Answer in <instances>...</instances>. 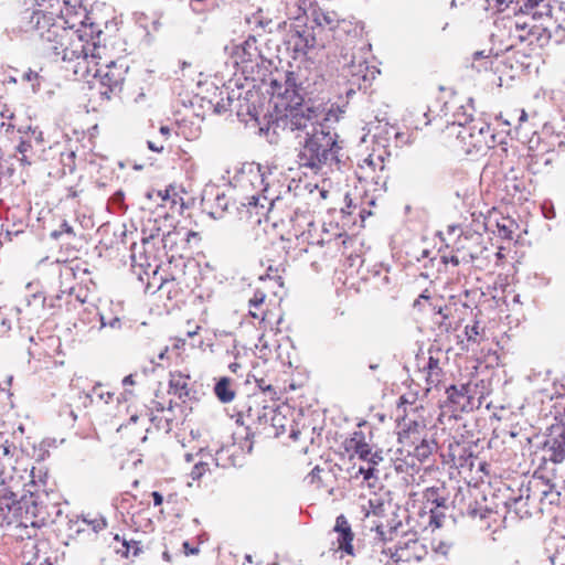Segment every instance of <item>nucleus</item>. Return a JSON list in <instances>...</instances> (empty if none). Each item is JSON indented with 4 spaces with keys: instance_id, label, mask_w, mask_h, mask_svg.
I'll list each match as a JSON object with an SVG mask.
<instances>
[{
    "instance_id": "1",
    "label": "nucleus",
    "mask_w": 565,
    "mask_h": 565,
    "mask_svg": "<svg viewBox=\"0 0 565 565\" xmlns=\"http://www.w3.org/2000/svg\"><path fill=\"white\" fill-rule=\"evenodd\" d=\"M320 105H303L300 102L291 106L290 115L287 117V126L291 131L303 132V142L298 154V162L301 167L318 171L323 166L339 162L337 135L326 130L320 124L323 110Z\"/></svg>"
},
{
    "instance_id": "2",
    "label": "nucleus",
    "mask_w": 565,
    "mask_h": 565,
    "mask_svg": "<svg viewBox=\"0 0 565 565\" xmlns=\"http://www.w3.org/2000/svg\"><path fill=\"white\" fill-rule=\"evenodd\" d=\"M452 128L458 129L457 139L467 153L482 152L493 147L494 135L490 125L484 121L465 116V121H459L457 126L454 124Z\"/></svg>"
},
{
    "instance_id": "3",
    "label": "nucleus",
    "mask_w": 565,
    "mask_h": 565,
    "mask_svg": "<svg viewBox=\"0 0 565 565\" xmlns=\"http://www.w3.org/2000/svg\"><path fill=\"white\" fill-rule=\"evenodd\" d=\"M15 511L20 513L24 524L29 522L33 527H41L52 521L49 505L39 501V495L30 492L17 502Z\"/></svg>"
},
{
    "instance_id": "4",
    "label": "nucleus",
    "mask_w": 565,
    "mask_h": 565,
    "mask_svg": "<svg viewBox=\"0 0 565 565\" xmlns=\"http://www.w3.org/2000/svg\"><path fill=\"white\" fill-rule=\"evenodd\" d=\"M548 433L543 444L545 459L555 463L565 460V408L555 416V423L548 427Z\"/></svg>"
},
{
    "instance_id": "5",
    "label": "nucleus",
    "mask_w": 565,
    "mask_h": 565,
    "mask_svg": "<svg viewBox=\"0 0 565 565\" xmlns=\"http://www.w3.org/2000/svg\"><path fill=\"white\" fill-rule=\"evenodd\" d=\"M127 70L122 63L113 61L96 71L95 77H99L100 86L104 88L99 92L103 98L110 99L113 94L121 92Z\"/></svg>"
},
{
    "instance_id": "6",
    "label": "nucleus",
    "mask_w": 565,
    "mask_h": 565,
    "mask_svg": "<svg viewBox=\"0 0 565 565\" xmlns=\"http://www.w3.org/2000/svg\"><path fill=\"white\" fill-rule=\"evenodd\" d=\"M201 204L214 220L222 218L231 206H236V202H231L226 194L215 185H207L203 190Z\"/></svg>"
},
{
    "instance_id": "7",
    "label": "nucleus",
    "mask_w": 565,
    "mask_h": 565,
    "mask_svg": "<svg viewBox=\"0 0 565 565\" xmlns=\"http://www.w3.org/2000/svg\"><path fill=\"white\" fill-rule=\"evenodd\" d=\"M245 200V202H241L238 206H235L239 218H252L255 214L257 217L256 222H260V217L266 215L273 206V200L265 195H252Z\"/></svg>"
},
{
    "instance_id": "8",
    "label": "nucleus",
    "mask_w": 565,
    "mask_h": 565,
    "mask_svg": "<svg viewBox=\"0 0 565 565\" xmlns=\"http://www.w3.org/2000/svg\"><path fill=\"white\" fill-rule=\"evenodd\" d=\"M70 31L57 24L53 28H47L45 32H40V38L43 41L44 50L56 56V52L66 46L70 41Z\"/></svg>"
},
{
    "instance_id": "9",
    "label": "nucleus",
    "mask_w": 565,
    "mask_h": 565,
    "mask_svg": "<svg viewBox=\"0 0 565 565\" xmlns=\"http://www.w3.org/2000/svg\"><path fill=\"white\" fill-rule=\"evenodd\" d=\"M533 494L531 492H522V487L519 489L518 495H510L504 505L509 513L513 512L520 519L532 515L531 508L534 505Z\"/></svg>"
},
{
    "instance_id": "10",
    "label": "nucleus",
    "mask_w": 565,
    "mask_h": 565,
    "mask_svg": "<svg viewBox=\"0 0 565 565\" xmlns=\"http://www.w3.org/2000/svg\"><path fill=\"white\" fill-rule=\"evenodd\" d=\"M333 532L338 534V548L345 554L353 556L354 548L352 541L354 539V533L352 532L348 519L343 514L337 516Z\"/></svg>"
},
{
    "instance_id": "11",
    "label": "nucleus",
    "mask_w": 565,
    "mask_h": 565,
    "mask_svg": "<svg viewBox=\"0 0 565 565\" xmlns=\"http://www.w3.org/2000/svg\"><path fill=\"white\" fill-rule=\"evenodd\" d=\"M300 87H298L297 75L294 72H287L285 74V92H274V94L281 95L286 100V108L288 110L287 115H290L291 106H296L297 102H300L303 105H313L310 100L306 102L300 92Z\"/></svg>"
},
{
    "instance_id": "12",
    "label": "nucleus",
    "mask_w": 565,
    "mask_h": 565,
    "mask_svg": "<svg viewBox=\"0 0 565 565\" xmlns=\"http://www.w3.org/2000/svg\"><path fill=\"white\" fill-rule=\"evenodd\" d=\"M168 393L178 396L183 402L186 398L191 399L195 391L190 385V375L182 372H171Z\"/></svg>"
},
{
    "instance_id": "13",
    "label": "nucleus",
    "mask_w": 565,
    "mask_h": 565,
    "mask_svg": "<svg viewBox=\"0 0 565 565\" xmlns=\"http://www.w3.org/2000/svg\"><path fill=\"white\" fill-rule=\"evenodd\" d=\"M556 483L552 482L544 477H535L529 481L527 486H522V492H531L534 501L539 502V510L543 511L545 497L554 489Z\"/></svg>"
},
{
    "instance_id": "14",
    "label": "nucleus",
    "mask_w": 565,
    "mask_h": 565,
    "mask_svg": "<svg viewBox=\"0 0 565 565\" xmlns=\"http://www.w3.org/2000/svg\"><path fill=\"white\" fill-rule=\"evenodd\" d=\"M287 43L295 53L306 54L308 50L315 46L316 38L313 32L307 28L302 30L295 29L290 31Z\"/></svg>"
},
{
    "instance_id": "15",
    "label": "nucleus",
    "mask_w": 565,
    "mask_h": 565,
    "mask_svg": "<svg viewBox=\"0 0 565 565\" xmlns=\"http://www.w3.org/2000/svg\"><path fill=\"white\" fill-rule=\"evenodd\" d=\"M24 19H28V24L25 28L28 30H35L39 34L40 32H45L47 28L56 26L54 23L53 13H46L43 10L34 9L26 10L24 12Z\"/></svg>"
},
{
    "instance_id": "16",
    "label": "nucleus",
    "mask_w": 565,
    "mask_h": 565,
    "mask_svg": "<svg viewBox=\"0 0 565 565\" xmlns=\"http://www.w3.org/2000/svg\"><path fill=\"white\" fill-rule=\"evenodd\" d=\"M448 402L455 407V409H460L462 412L471 408L470 406V395L469 388L466 385H461L460 387L456 385H450L446 390Z\"/></svg>"
},
{
    "instance_id": "17",
    "label": "nucleus",
    "mask_w": 565,
    "mask_h": 565,
    "mask_svg": "<svg viewBox=\"0 0 565 565\" xmlns=\"http://www.w3.org/2000/svg\"><path fill=\"white\" fill-rule=\"evenodd\" d=\"M423 499L425 501L426 509L429 507L447 508L448 498L444 486L427 488L423 492Z\"/></svg>"
},
{
    "instance_id": "18",
    "label": "nucleus",
    "mask_w": 565,
    "mask_h": 565,
    "mask_svg": "<svg viewBox=\"0 0 565 565\" xmlns=\"http://www.w3.org/2000/svg\"><path fill=\"white\" fill-rule=\"evenodd\" d=\"M274 409L268 406L259 407V405H256V407L249 406L247 409V418L252 422H258L259 424H266L268 420H275V414Z\"/></svg>"
},
{
    "instance_id": "19",
    "label": "nucleus",
    "mask_w": 565,
    "mask_h": 565,
    "mask_svg": "<svg viewBox=\"0 0 565 565\" xmlns=\"http://www.w3.org/2000/svg\"><path fill=\"white\" fill-rule=\"evenodd\" d=\"M214 393L222 403H230L233 401L235 393L231 388V381L228 377H221L214 386Z\"/></svg>"
},
{
    "instance_id": "20",
    "label": "nucleus",
    "mask_w": 565,
    "mask_h": 565,
    "mask_svg": "<svg viewBox=\"0 0 565 565\" xmlns=\"http://www.w3.org/2000/svg\"><path fill=\"white\" fill-rule=\"evenodd\" d=\"M100 329L110 328L113 330H121L127 324L122 318L114 316L110 311H99Z\"/></svg>"
},
{
    "instance_id": "21",
    "label": "nucleus",
    "mask_w": 565,
    "mask_h": 565,
    "mask_svg": "<svg viewBox=\"0 0 565 565\" xmlns=\"http://www.w3.org/2000/svg\"><path fill=\"white\" fill-rule=\"evenodd\" d=\"M437 448V443L434 439H422L415 447L414 456L420 461L426 460Z\"/></svg>"
},
{
    "instance_id": "22",
    "label": "nucleus",
    "mask_w": 565,
    "mask_h": 565,
    "mask_svg": "<svg viewBox=\"0 0 565 565\" xmlns=\"http://www.w3.org/2000/svg\"><path fill=\"white\" fill-rule=\"evenodd\" d=\"M114 541L120 544V547L115 546V551L124 557H128L130 553H132L134 556H137L140 552L139 543L136 541L128 542L126 540H120L118 534L114 536Z\"/></svg>"
},
{
    "instance_id": "23",
    "label": "nucleus",
    "mask_w": 565,
    "mask_h": 565,
    "mask_svg": "<svg viewBox=\"0 0 565 565\" xmlns=\"http://www.w3.org/2000/svg\"><path fill=\"white\" fill-rule=\"evenodd\" d=\"M56 56H61L63 61H73L75 58L83 57L87 58L88 53L87 49L84 45H81V49H70L67 45L63 46L61 51L56 52Z\"/></svg>"
},
{
    "instance_id": "24",
    "label": "nucleus",
    "mask_w": 565,
    "mask_h": 565,
    "mask_svg": "<svg viewBox=\"0 0 565 565\" xmlns=\"http://www.w3.org/2000/svg\"><path fill=\"white\" fill-rule=\"evenodd\" d=\"M497 2L500 6L505 4L507 7L511 3H515L520 11L530 13L532 10L539 8L544 0H497Z\"/></svg>"
},
{
    "instance_id": "25",
    "label": "nucleus",
    "mask_w": 565,
    "mask_h": 565,
    "mask_svg": "<svg viewBox=\"0 0 565 565\" xmlns=\"http://www.w3.org/2000/svg\"><path fill=\"white\" fill-rule=\"evenodd\" d=\"M429 521L428 524L430 526H434L435 529H439L443 526L446 513L445 511L448 510L447 508H437V507H429Z\"/></svg>"
},
{
    "instance_id": "26",
    "label": "nucleus",
    "mask_w": 565,
    "mask_h": 565,
    "mask_svg": "<svg viewBox=\"0 0 565 565\" xmlns=\"http://www.w3.org/2000/svg\"><path fill=\"white\" fill-rule=\"evenodd\" d=\"M113 395L114 394L111 392L104 391L103 385L98 383L93 387L90 393L85 395V399L92 403L94 397H97L99 401L107 404L111 399Z\"/></svg>"
},
{
    "instance_id": "27",
    "label": "nucleus",
    "mask_w": 565,
    "mask_h": 565,
    "mask_svg": "<svg viewBox=\"0 0 565 565\" xmlns=\"http://www.w3.org/2000/svg\"><path fill=\"white\" fill-rule=\"evenodd\" d=\"M17 152L21 154L19 160L23 164H31V161L28 159V152L32 149V142L30 139H22L19 145L17 146Z\"/></svg>"
},
{
    "instance_id": "28",
    "label": "nucleus",
    "mask_w": 565,
    "mask_h": 565,
    "mask_svg": "<svg viewBox=\"0 0 565 565\" xmlns=\"http://www.w3.org/2000/svg\"><path fill=\"white\" fill-rule=\"evenodd\" d=\"M181 234H182V232L178 231L175 228L172 230V231H168L166 233H162L161 241H162V244H163V248L172 250L174 245L177 244L175 237L180 236Z\"/></svg>"
},
{
    "instance_id": "29",
    "label": "nucleus",
    "mask_w": 565,
    "mask_h": 565,
    "mask_svg": "<svg viewBox=\"0 0 565 565\" xmlns=\"http://www.w3.org/2000/svg\"><path fill=\"white\" fill-rule=\"evenodd\" d=\"M366 441H365V436H364V433L361 431V430H358V431H354L352 434V436L345 441L347 444V449L348 450H353L355 449L359 445H364Z\"/></svg>"
},
{
    "instance_id": "30",
    "label": "nucleus",
    "mask_w": 565,
    "mask_h": 565,
    "mask_svg": "<svg viewBox=\"0 0 565 565\" xmlns=\"http://www.w3.org/2000/svg\"><path fill=\"white\" fill-rule=\"evenodd\" d=\"M156 223L157 222L154 221L153 225L150 228L145 227L142 230V234L145 235L142 237L143 243H148L150 239H154L160 236L162 237L163 232L161 231V228L159 226L156 225Z\"/></svg>"
},
{
    "instance_id": "31",
    "label": "nucleus",
    "mask_w": 565,
    "mask_h": 565,
    "mask_svg": "<svg viewBox=\"0 0 565 565\" xmlns=\"http://www.w3.org/2000/svg\"><path fill=\"white\" fill-rule=\"evenodd\" d=\"M562 492L557 484L554 487L552 491L545 497L544 507L545 505H557L561 503Z\"/></svg>"
},
{
    "instance_id": "32",
    "label": "nucleus",
    "mask_w": 565,
    "mask_h": 565,
    "mask_svg": "<svg viewBox=\"0 0 565 565\" xmlns=\"http://www.w3.org/2000/svg\"><path fill=\"white\" fill-rule=\"evenodd\" d=\"M82 523L90 525L93 531L98 533L107 526V522L104 518H96L93 520L82 519Z\"/></svg>"
},
{
    "instance_id": "33",
    "label": "nucleus",
    "mask_w": 565,
    "mask_h": 565,
    "mask_svg": "<svg viewBox=\"0 0 565 565\" xmlns=\"http://www.w3.org/2000/svg\"><path fill=\"white\" fill-rule=\"evenodd\" d=\"M207 468H209V463L203 462V461L196 462L191 470V473H190L191 478L193 480L201 479L203 477V475L206 472Z\"/></svg>"
},
{
    "instance_id": "34",
    "label": "nucleus",
    "mask_w": 565,
    "mask_h": 565,
    "mask_svg": "<svg viewBox=\"0 0 565 565\" xmlns=\"http://www.w3.org/2000/svg\"><path fill=\"white\" fill-rule=\"evenodd\" d=\"M490 511L488 509H483L482 507H478V503L476 502L475 505H469L468 508V514L472 518L479 516L480 519L487 518V514Z\"/></svg>"
},
{
    "instance_id": "35",
    "label": "nucleus",
    "mask_w": 565,
    "mask_h": 565,
    "mask_svg": "<svg viewBox=\"0 0 565 565\" xmlns=\"http://www.w3.org/2000/svg\"><path fill=\"white\" fill-rule=\"evenodd\" d=\"M266 294L262 290H256L254 296L249 299L248 303L250 308H258L264 303Z\"/></svg>"
},
{
    "instance_id": "36",
    "label": "nucleus",
    "mask_w": 565,
    "mask_h": 565,
    "mask_svg": "<svg viewBox=\"0 0 565 565\" xmlns=\"http://www.w3.org/2000/svg\"><path fill=\"white\" fill-rule=\"evenodd\" d=\"M372 448L367 443L364 445H359L353 451L358 455V457L362 460L367 461L370 455H371Z\"/></svg>"
},
{
    "instance_id": "37",
    "label": "nucleus",
    "mask_w": 565,
    "mask_h": 565,
    "mask_svg": "<svg viewBox=\"0 0 565 565\" xmlns=\"http://www.w3.org/2000/svg\"><path fill=\"white\" fill-rule=\"evenodd\" d=\"M26 135H28L26 138L30 139L31 142L34 141L38 145L43 142V132L41 130H39L38 128L29 127Z\"/></svg>"
},
{
    "instance_id": "38",
    "label": "nucleus",
    "mask_w": 565,
    "mask_h": 565,
    "mask_svg": "<svg viewBox=\"0 0 565 565\" xmlns=\"http://www.w3.org/2000/svg\"><path fill=\"white\" fill-rule=\"evenodd\" d=\"M479 329L480 328L477 322L472 326L466 327V335H467L468 341H473V342L477 341V337L480 334Z\"/></svg>"
},
{
    "instance_id": "39",
    "label": "nucleus",
    "mask_w": 565,
    "mask_h": 565,
    "mask_svg": "<svg viewBox=\"0 0 565 565\" xmlns=\"http://www.w3.org/2000/svg\"><path fill=\"white\" fill-rule=\"evenodd\" d=\"M49 505V512L52 514V521H49V523H57L60 518L63 515V511L58 504H47Z\"/></svg>"
},
{
    "instance_id": "40",
    "label": "nucleus",
    "mask_w": 565,
    "mask_h": 565,
    "mask_svg": "<svg viewBox=\"0 0 565 565\" xmlns=\"http://www.w3.org/2000/svg\"><path fill=\"white\" fill-rule=\"evenodd\" d=\"M383 461V451L382 450H376V451H372L371 450V455L367 459V463L370 466H373V467H376L380 462Z\"/></svg>"
},
{
    "instance_id": "41",
    "label": "nucleus",
    "mask_w": 565,
    "mask_h": 565,
    "mask_svg": "<svg viewBox=\"0 0 565 565\" xmlns=\"http://www.w3.org/2000/svg\"><path fill=\"white\" fill-rule=\"evenodd\" d=\"M376 468L373 466H367L366 468L360 467L359 472L363 476L364 480H370L372 478H376Z\"/></svg>"
},
{
    "instance_id": "42",
    "label": "nucleus",
    "mask_w": 565,
    "mask_h": 565,
    "mask_svg": "<svg viewBox=\"0 0 565 565\" xmlns=\"http://www.w3.org/2000/svg\"><path fill=\"white\" fill-rule=\"evenodd\" d=\"M11 329L10 320L0 311V333H4Z\"/></svg>"
},
{
    "instance_id": "43",
    "label": "nucleus",
    "mask_w": 565,
    "mask_h": 565,
    "mask_svg": "<svg viewBox=\"0 0 565 565\" xmlns=\"http://www.w3.org/2000/svg\"><path fill=\"white\" fill-rule=\"evenodd\" d=\"M0 116L2 118L11 120L14 118V113L7 105H2V107L0 109Z\"/></svg>"
},
{
    "instance_id": "44",
    "label": "nucleus",
    "mask_w": 565,
    "mask_h": 565,
    "mask_svg": "<svg viewBox=\"0 0 565 565\" xmlns=\"http://www.w3.org/2000/svg\"><path fill=\"white\" fill-rule=\"evenodd\" d=\"M60 231L63 232V234H67L70 236H75V233H74V230L73 227L66 222L64 221L61 226H60Z\"/></svg>"
},
{
    "instance_id": "45",
    "label": "nucleus",
    "mask_w": 565,
    "mask_h": 565,
    "mask_svg": "<svg viewBox=\"0 0 565 565\" xmlns=\"http://www.w3.org/2000/svg\"><path fill=\"white\" fill-rule=\"evenodd\" d=\"M182 234H183V238L186 243H190L191 242V238H198L199 237V234L196 232H193V231H189V230H182L181 231Z\"/></svg>"
},
{
    "instance_id": "46",
    "label": "nucleus",
    "mask_w": 565,
    "mask_h": 565,
    "mask_svg": "<svg viewBox=\"0 0 565 565\" xmlns=\"http://www.w3.org/2000/svg\"><path fill=\"white\" fill-rule=\"evenodd\" d=\"M438 364H439L438 359H436L434 356H429L427 367L430 372H433L434 370H439Z\"/></svg>"
},
{
    "instance_id": "47",
    "label": "nucleus",
    "mask_w": 565,
    "mask_h": 565,
    "mask_svg": "<svg viewBox=\"0 0 565 565\" xmlns=\"http://www.w3.org/2000/svg\"><path fill=\"white\" fill-rule=\"evenodd\" d=\"M151 495H152V499H153V504H154V507H159V505H161V504H162V502H163V495H162L160 492H158V491H153V492L151 493Z\"/></svg>"
},
{
    "instance_id": "48",
    "label": "nucleus",
    "mask_w": 565,
    "mask_h": 565,
    "mask_svg": "<svg viewBox=\"0 0 565 565\" xmlns=\"http://www.w3.org/2000/svg\"><path fill=\"white\" fill-rule=\"evenodd\" d=\"M22 78L26 82H32L33 79L38 78V73L29 70L23 74Z\"/></svg>"
},
{
    "instance_id": "49",
    "label": "nucleus",
    "mask_w": 565,
    "mask_h": 565,
    "mask_svg": "<svg viewBox=\"0 0 565 565\" xmlns=\"http://www.w3.org/2000/svg\"><path fill=\"white\" fill-rule=\"evenodd\" d=\"M322 469L319 466H316L311 472L309 473V477H311V481H315L316 479L320 478V472Z\"/></svg>"
},
{
    "instance_id": "50",
    "label": "nucleus",
    "mask_w": 565,
    "mask_h": 565,
    "mask_svg": "<svg viewBox=\"0 0 565 565\" xmlns=\"http://www.w3.org/2000/svg\"><path fill=\"white\" fill-rule=\"evenodd\" d=\"M369 503H370V507H371V508H373V513H374V514H380V513H381V511H382V505H383L381 502H377V503L375 504V503H374V500H372V499H371V500L369 501Z\"/></svg>"
},
{
    "instance_id": "51",
    "label": "nucleus",
    "mask_w": 565,
    "mask_h": 565,
    "mask_svg": "<svg viewBox=\"0 0 565 565\" xmlns=\"http://www.w3.org/2000/svg\"><path fill=\"white\" fill-rule=\"evenodd\" d=\"M183 547L185 550V555L196 554L199 552L198 547H191L189 542L183 543Z\"/></svg>"
},
{
    "instance_id": "52",
    "label": "nucleus",
    "mask_w": 565,
    "mask_h": 565,
    "mask_svg": "<svg viewBox=\"0 0 565 565\" xmlns=\"http://www.w3.org/2000/svg\"><path fill=\"white\" fill-rule=\"evenodd\" d=\"M160 18H161V15L157 17L151 22V30L154 31V32L159 31L161 25H162L161 22H160Z\"/></svg>"
},
{
    "instance_id": "53",
    "label": "nucleus",
    "mask_w": 565,
    "mask_h": 565,
    "mask_svg": "<svg viewBox=\"0 0 565 565\" xmlns=\"http://www.w3.org/2000/svg\"><path fill=\"white\" fill-rule=\"evenodd\" d=\"M443 259L445 264H447L448 262L451 263L454 266H458L460 264V260L456 255H452L449 258L443 257Z\"/></svg>"
},
{
    "instance_id": "54",
    "label": "nucleus",
    "mask_w": 565,
    "mask_h": 565,
    "mask_svg": "<svg viewBox=\"0 0 565 565\" xmlns=\"http://www.w3.org/2000/svg\"><path fill=\"white\" fill-rule=\"evenodd\" d=\"M124 198H125L124 192L122 191H117L113 195V201H114V203L119 204V203H121L124 201Z\"/></svg>"
},
{
    "instance_id": "55",
    "label": "nucleus",
    "mask_w": 565,
    "mask_h": 565,
    "mask_svg": "<svg viewBox=\"0 0 565 565\" xmlns=\"http://www.w3.org/2000/svg\"><path fill=\"white\" fill-rule=\"evenodd\" d=\"M148 145V148L151 150V151H154V152H161L163 150V146H157L154 142L152 141H148L147 142Z\"/></svg>"
},
{
    "instance_id": "56",
    "label": "nucleus",
    "mask_w": 565,
    "mask_h": 565,
    "mask_svg": "<svg viewBox=\"0 0 565 565\" xmlns=\"http://www.w3.org/2000/svg\"><path fill=\"white\" fill-rule=\"evenodd\" d=\"M63 235V232L58 230H54L51 232L50 236L53 239H58Z\"/></svg>"
},
{
    "instance_id": "57",
    "label": "nucleus",
    "mask_w": 565,
    "mask_h": 565,
    "mask_svg": "<svg viewBox=\"0 0 565 565\" xmlns=\"http://www.w3.org/2000/svg\"><path fill=\"white\" fill-rule=\"evenodd\" d=\"M135 383L132 375H127L122 380L124 385H132Z\"/></svg>"
},
{
    "instance_id": "58",
    "label": "nucleus",
    "mask_w": 565,
    "mask_h": 565,
    "mask_svg": "<svg viewBox=\"0 0 565 565\" xmlns=\"http://www.w3.org/2000/svg\"><path fill=\"white\" fill-rule=\"evenodd\" d=\"M170 128L168 126H161L160 127V132L163 135V136H169L170 135Z\"/></svg>"
},
{
    "instance_id": "59",
    "label": "nucleus",
    "mask_w": 565,
    "mask_h": 565,
    "mask_svg": "<svg viewBox=\"0 0 565 565\" xmlns=\"http://www.w3.org/2000/svg\"><path fill=\"white\" fill-rule=\"evenodd\" d=\"M142 19H146V15L143 13L140 14V18L137 19V22L145 29H147V25L143 24Z\"/></svg>"
},
{
    "instance_id": "60",
    "label": "nucleus",
    "mask_w": 565,
    "mask_h": 565,
    "mask_svg": "<svg viewBox=\"0 0 565 565\" xmlns=\"http://www.w3.org/2000/svg\"><path fill=\"white\" fill-rule=\"evenodd\" d=\"M168 352V348L166 347L158 355L160 360H163L166 358V354Z\"/></svg>"
},
{
    "instance_id": "61",
    "label": "nucleus",
    "mask_w": 565,
    "mask_h": 565,
    "mask_svg": "<svg viewBox=\"0 0 565 565\" xmlns=\"http://www.w3.org/2000/svg\"><path fill=\"white\" fill-rule=\"evenodd\" d=\"M162 557H163V559H164V561H167V562H170V561H171V556H170V554H169V552H168V551H164V552L162 553Z\"/></svg>"
},
{
    "instance_id": "62",
    "label": "nucleus",
    "mask_w": 565,
    "mask_h": 565,
    "mask_svg": "<svg viewBox=\"0 0 565 565\" xmlns=\"http://www.w3.org/2000/svg\"><path fill=\"white\" fill-rule=\"evenodd\" d=\"M78 523H79V521H78V520H76V521L68 520L70 530H73V529H74V526H76Z\"/></svg>"
},
{
    "instance_id": "63",
    "label": "nucleus",
    "mask_w": 565,
    "mask_h": 565,
    "mask_svg": "<svg viewBox=\"0 0 565 565\" xmlns=\"http://www.w3.org/2000/svg\"><path fill=\"white\" fill-rule=\"evenodd\" d=\"M500 232H503V235H504L505 237H509V234L511 233L510 231H508V230H507V227H505V226L500 227Z\"/></svg>"
},
{
    "instance_id": "64",
    "label": "nucleus",
    "mask_w": 565,
    "mask_h": 565,
    "mask_svg": "<svg viewBox=\"0 0 565 565\" xmlns=\"http://www.w3.org/2000/svg\"><path fill=\"white\" fill-rule=\"evenodd\" d=\"M185 460H186L188 462H191V461L193 460V455H191V454H186V455H185Z\"/></svg>"
}]
</instances>
